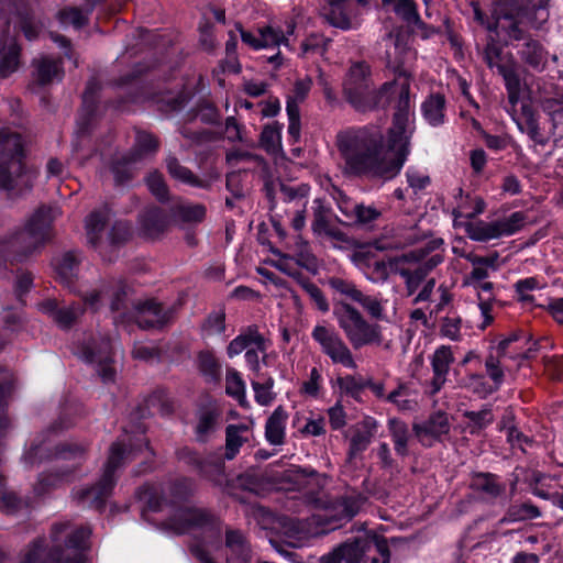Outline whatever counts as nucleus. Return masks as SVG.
<instances>
[{"label": "nucleus", "instance_id": "nucleus-1", "mask_svg": "<svg viewBox=\"0 0 563 563\" xmlns=\"http://www.w3.org/2000/svg\"><path fill=\"white\" fill-rule=\"evenodd\" d=\"M343 92L347 102L360 112L385 108L394 96H398L397 110L387 134L377 124L338 134V148L347 172L371 177H394L410 153V139L415 132L408 78L385 82L379 89H374L368 74L349 73L343 81Z\"/></svg>", "mask_w": 563, "mask_h": 563}, {"label": "nucleus", "instance_id": "nucleus-2", "mask_svg": "<svg viewBox=\"0 0 563 563\" xmlns=\"http://www.w3.org/2000/svg\"><path fill=\"white\" fill-rule=\"evenodd\" d=\"M490 5L493 22L486 23L489 35L483 51V59L489 68L507 70L496 37L504 43L522 40L526 24L539 26L548 19L547 1L541 0L539 4L530 5L527 0H492Z\"/></svg>", "mask_w": 563, "mask_h": 563}, {"label": "nucleus", "instance_id": "nucleus-3", "mask_svg": "<svg viewBox=\"0 0 563 563\" xmlns=\"http://www.w3.org/2000/svg\"><path fill=\"white\" fill-rule=\"evenodd\" d=\"M91 531L88 527H74L59 523L51 533L52 549L47 552V542L38 538L20 554V563H86L85 549ZM0 563H11L0 552Z\"/></svg>", "mask_w": 563, "mask_h": 563}, {"label": "nucleus", "instance_id": "nucleus-4", "mask_svg": "<svg viewBox=\"0 0 563 563\" xmlns=\"http://www.w3.org/2000/svg\"><path fill=\"white\" fill-rule=\"evenodd\" d=\"M162 528L173 534H201L205 542L191 544V553L200 563H216L207 548H212L210 540L219 536L220 521L210 511L188 506L172 508L168 518L162 522Z\"/></svg>", "mask_w": 563, "mask_h": 563}, {"label": "nucleus", "instance_id": "nucleus-5", "mask_svg": "<svg viewBox=\"0 0 563 563\" xmlns=\"http://www.w3.org/2000/svg\"><path fill=\"white\" fill-rule=\"evenodd\" d=\"M57 216V209L38 208L23 228L12 231L0 241V253L15 261L33 254L51 238L52 223Z\"/></svg>", "mask_w": 563, "mask_h": 563}, {"label": "nucleus", "instance_id": "nucleus-6", "mask_svg": "<svg viewBox=\"0 0 563 563\" xmlns=\"http://www.w3.org/2000/svg\"><path fill=\"white\" fill-rule=\"evenodd\" d=\"M48 452L49 446L44 440H35L24 453V462L31 466L42 462L44 459H48L53 463L52 470L67 468L62 474H41L35 486L37 494H44L51 487H55L66 479L68 473L82 462L86 449L82 445L68 444L58 448L54 454H48Z\"/></svg>", "mask_w": 563, "mask_h": 563}, {"label": "nucleus", "instance_id": "nucleus-7", "mask_svg": "<svg viewBox=\"0 0 563 563\" xmlns=\"http://www.w3.org/2000/svg\"><path fill=\"white\" fill-rule=\"evenodd\" d=\"M23 143L20 134L9 128L0 130V189L19 194L29 189L35 178L22 163Z\"/></svg>", "mask_w": 563, "mask_h": 563}, {"label": "nucleus", "instance_id": "nucleus-8", "mask_svg": "<svg viewBox=\"0 0 563 563\" xmlns=\"http://www.w3.org/2000/svg\"><path fill=\"white\" fill-rule=\"evenodd\" d=\"M134 455V444L131 439L126 443L125 437L114 442L109 452L107 463L98 483L91 487L78 488L74 498L84 507L100 509L106 505L115 484V471Z\"/></svg>", "mask_w": 563, "mask_h": 563}, {"label": "nucleus", "instance_id": "nucleus-9", "mask_svg": "<svg viewBox=\"0 0 563 563\" xmlns=\"http://www.w3.org/2000/svg\"><path fill=\"white\" fill-rule=\"evenodd\" d=\"M333 314L340 329L354 349L379 345L383 342L380 327L369 323L361 312L346 302L334 305Z\"/></svg>", "mask_w": 563, "mask_h": 563}, {"label": "nucleus", "instance_id": "nucleus-10", "mask_svg": "<svg viewBox=\"0 0 563 563\" xmlns=\"http://www.w3.org/2000/svg\"><path fill=\"white\" fill-rule=\"evenodd\" d=\"M311 338L333 364L342 365L349 369L357 367L351 349L333 328L323 323L317 324L311 331Z\"/></svg>", "mask_w": 563, "mask_h": 563}, {"label": "nucleus", "instance_id": "nucleus-11", "mask_svg": "<svg viewBox=\"0 0 563 563\" xmlns=\"http://www.w3.org/2000/svg\"><path fill=\"white\" fill-rule=\"evenodd\" d=\"M111 343L109 339L102 338L98 343L92 340L76 347L75 353L85 362L93 364L101 379L104 383L112 382L115 371L111 360Z\"/></svg>", "mask_w": 563, "mask_h": 563}, {"label": "nucleus", "instance_id": "nucleus-12", "mask_svg": "<svg viewBox=\"0 0 563 563\" xmlns=\"http://www.w3.org/2000/svg\"><path fill=\"white\" fill-rule=\"evenodd\" d=\"M363 501L362 496L357 494L344 496L329 506H325L313 517L321 525L329 526L330 529H334L340 521L353 518L358 512Z\"/></svg>", "mask_w": 563, "mask_h": 563}, {"label": "nucleus", "instance_id": "nucleus-13", "mask_svg": "<svg viewBox=\"0 0 563 563\" xmlns=\"http://www.w3.org/2000/svg\"><path fill=\"white\" fill-rule=\"evenodd\" d=\"M313 220L311 229L313 233L321 238H327L335 242H344L346 236L336 225L332 223V210L325 206L322 199L313 200Z\"/></svg>", "mask_w": 563, "mask_h": 563}, {"label": "nucleus", "instance_id": "nucleus-14", "mask_svg": "<svg viewBox=\"0 0 563 563\" xmlns=\"http://www.w3.org/2000/svg\"><path fill=\"white\" fill-rule=\"evenodd\" d=\"M126 296L125 286L121 283L101 284L84 296L85 303L97 311L106 299H109L111 310L121 309L123 298Z\"/></svg>", "mask_w": 563, "mask_h": 563}, {"label": "nucleus", "instance_id": "nucleus-15", "mask_svg": "<svg viewBox=\"0 0 563 563\" xmlns=\"http://www.w3.org/2000/svg\"><path fill=\"white\" fill-rule=\"evenodd\" d=\"M322 15L334 27L354 29L358 25L357 13L351 0H327Z\"/></svg>", "mask_w": 563, "mask_h": 563}, {"label": "nucleus", "instance_id": "nucleus-16", "mask_svg": "<svg viewBox=\"0 0 563 563\" xmlns=\"http://www.w3.org/2000/svg\"><path fill=\"white\" fill-rule=\"evenodd\" d=\"M413 431L418 440L424 446H431L435 441L442 440L450 431V422L446 413L437 412L432 415L427 421L416 423Z\"/></svg>", "mask_w": 563, "mask_h": 563}, {"label": "nucleus", "instance_id": "nucleus-17", "mask_svg": "<svg viewBox=\"0 0 563 563\" xmlns=\"http://www.w3.org/2000/svg\"><path fill=\"white\" fill-rule=\"evenodd\" d=\"M453 362L454 356L450 346L441 345L434 351L431 357L433 376L430 382V393L432 395L439 393L445 384Z\"/></svg>", "mask_w": 563, "mask_h": 563}, {"label": "nucleus", "instance_id": "nucleus-18", "mask_svg": "<svg viewBox=\"0 0 563 563\" xmlns=\"http://www.w3.org/2000/svg\"><path fill=\"white\" fill-rule=\"evenodd\" d=\"M238 30L240 31L242 42L254 49L278 46L282 43L288 45V40L284 32L269 25L258 29L257 34L245 31L240 24Z\"/></svg>", "mask_w": 563, "mask_h": 563}, {"label": "nucleus", "instance_id": "nucleus-19", "mask_svg": "<svg viewBox=\"0 0 563 563\" xmlns=\"http://www.w3.org/2000/svg\"><path fill=\"white\" fill-rule=\"evenodd\" d=\"M460 197L453 209L454 225H464L465 222L484 212L486 203L484 199L475 195H463L459 189Z\"/></svg>", "mask_w": 563, "mask_h": 563}, {"label": "nucleus", "instance_id": "nucleus-20", "mask_svg": "<svg viewBox=\"0 0 563 563\" xmlns=\"http://www.w3.org/2000/svg\"><path fill=\"white\" fill-rule=\"evenodd\" d=\"M135 318L140 328L152 329L165 324L170 318V312L154 300H147L137 307Z\"/></svg>", "mask_w": 563, "mask_h": 563}, {"label": "nucleus", "instance_id": "nucleus-21", "mask_svg": "<svg viewBox=\"0 0 563 563\" xmlns=\"http://www.w3.org/2000/svg\"><path fill=\"white\" fill-rule=\"evenodd\" d=\"M225 547L229 550L227 563H251L252 549L241 531L227 530Z\"/></svg>", "mask_w": 563, "mask_h": 563}, {"label": "nucleus", "instance_id": "nucleus-22", "mask_svg": "<svg viewBox=\"0 0 563 563\" xmlns=\"http://www.w3.org/2000/svg\"><path fill=\"white\" fill-rule=\"evenodd\" d=\"M40 310L51 317L62 328L70 327L82 312L79 305L59 308L57 301L53 299L41 302Z\"/></svg>", "mask_w": 563, "mask_h": 563}, {"label": "nucleus", "instance_id": "nucleus-23", "mask_svg": "<svg viewBox=\"0 0 563 563\" xmlns=\"http://www.w3.org/2000/svg\"><path fill=\"white\" fill-rule=\"evenodd\" d=\"M109 220V211L107 208L92 211L85 221L86 235L88 242L100 253H103L104 243L101 241L102 232Z\"/></svg>", "mask_w": 563, "mask_h": 563}, {"label": "nucleus", "instance_id": "nucleus-24", "mask_svg": "<svg viewBox=\"0 0 563 563\" xmlns=\"http://www.w3.org/2000/svg\"><path fill=\"white\" fill-rule=\"evenodd\" d=\"M377 431V421L372 417L363 419L355 428L350 440V453L357 454L369 445Z\"/></svg>", "mask_w": 563, "mask_h": 563}, {"label": "nucleus", "instance_id": "nucleus-25", "mask_svg": "<svg viewBox=\"0 0 563 563\" xmlns=\"http://www.w3.org/2000/svg\"><path fill=\"white\" fill-rule=\"evenodd\" d=\"M373 543L374 540L371 538L353 539V548L350 550L347 563H389L387 554H383V558L372 554Z\"/></svg>", "mask_w": 563, "mask_h": 563}, {"label": "nucleus", "instance_id": "nucleus-26", "mask_svg": "<svg viewBox=\"0 0 563 563\" xmlns=\"http://www.w3.org/2000/svg\"><path fill=\"white\" fill-rule=\"evenodd\" d=\"M225 456L232 460L243 443L249 441L251 435L250 427L246 423L229 424L225 430Z\"/></svg>", "mask_w": 563, "mask_h": 563}, {"label": "nucleus", "instance_id": "nucleus-27", "mask_svg": "<svg viewBox=\"0 0 563 563\" xmlns=\"http://www.w3.org/2000/svg\"><path fill=\"white\" fill-rule=\"evenodd\" d=\"M286 421L287 412L282 407H277L267 419L265 426L266 440L271 444L280 445L284 442Z\"/></svg>", "mask_w": 563, "mask_h": 563}, {"label": "nucleus", "instance_id": "nucleus-28", "mask_svg": "<svg viewBox=\"0 0 563 563\" xmlns=\"http://www.w3.org/2000/svg\"><path fill=\"white\" fill-rule=\"evenodd\" d=\"M251 346L257 347L262 353L266 351V340L256 331H249L233 339L228 345L227 352L229 357H234L249 350Z\"/></svg>", "mask_w": 563, "mask_h": 563}, {"label": "nucleus", "instance_id": "nucleus-29", "mask_svg": "<svg viewBox=\"0 0 563 563\" xmlns=\"http://www.w3.org/2000/svg\"><path fill=\"white\" fill-rule=\"evenodd\" d=\"M22 66L21 48L13 37L0 42V70H16Z\"/></svg>", "mask_w": 563, "mask_h": 563}, {"label": "nucleus", "instance_id": "nucleus-30", "mask_svg": "<svg viewBox=\"0 0 563 563\" xmlns=\"http://www.w3.org/2000/svg\"><path fill=\"white\" fill-rule=\"evenodd\" d=\"M521 74L522 73H504V79L511 103H517L519 100L525 98L533 99L532 91L528 87L527 76L521 78ZM523 74L527 75V73Z\"/></svg>", "mask_w": 563, "mask_h": 563}, {"label": "nucleus", "instance_id": "nucleus-31", "mask_svg": "<svg viewBox=\"0 0 563 563\" xmlns=\"http://www.w3.org/2000/svg\"><path fill=\"white\" fill-rule=\"evenodd\" d=\"M294 427L305 437H319L325 432V420L321 415L310 413L305 417L297 412L292 419Z\"/></svg>", "mask_w": 563, "mask_h": 563}, {"label": "nucleus", "instance_id": "nucleus-32", "mask_svg": "<svg viewBox=\"0 0 563 563\" xmlns=\"http://www.w3.org/2000/svg\"><path fill=\"white\" fill-rule=\"evenodd\" d=\"M382 3L384 7H390L407 23L415 25L421 23L415 0H382Z\"/></svg>", "mask_w": 563, "mask_h": 563}, {"label": "nucleus", "instance_id": "nucleus-33", "mask_svg": "<svg viewBox=\"0 0 563 563\" xmlns=\"http://www.w3.org/2000/svg\"><path fill=\"white\" fill-rule=\"evenodd\" d=\"M79 258L74 252H68L54 261L57 276L63 283L69 284L77 275Z\"/></svg>", "mask_w": 563, "mask_h": 563}, {"label": "nucleus", "instance_id": "nucleus-34", "mask_svg": "<svg viewBox=\"0 0 563 563\" xmlns=\"http://www.w3.org/2000/svg\"><path fill=\"white\" fill-rule=\"evenodd\" d=\"M444 98L441 95H432L422 103V113L429 124L437 126L444 120Z\"/></svg>", "mask_w": 563, "mask_h": 563}, {"label": "nucleus", "instance_id": "nucleus-35", "mask_svg": "<svg viewBox=\"0 0 563 563\" xmlns=\"http://www.w3.org/2000/svg\"><path fill=\"white\" fill-rule=\"evenodd\" d=\"M494 222L496 239L512 235L521 230L526 224V216L523 212L517 211L509 217L499 219Z\"/></svg>", "mask_w": 563, "mask_h": 563}, {"label": "nucleus", "instance_id": "nucleus-36", "mask_svg": "<svg viewBox=\"0 0 563 563\" xmlns=\"http://www.w3.org/2000/svg\"><path fill=\"white\" fill-rule=\"evenodd\" d=\"M400 260L375 261L367 265L366 276L373 283H380L388 278L389 274L399 269Z\"/></svg>", "mask_w": 563, "mask_h": 563}, {"label": "nucleus", "instance_id": "nucleus-37", "mask_svg": "<svg viewBox=\"0 0 563 563\" xmlns=\"http://www.w3.org/2000/svg\"><path fill=\"white\" fill-rule=\"evenodd\" d=\"M460 228H464L466 234L470 239L474 241H488L496 239L494 222H471L467 221L464 225H459Z\"/></svg>", "mask_w": 563, "mask_h": 563}, {"label": "nucleus", "instance_id": "nucleus-38", "mask_svg": "<svg viewBox=\"0 0 563 563\" xmlns=\"http://www.w3.org/2000/svg\"><path fill=\"white\" fill-rule=\"evenodd\" d=\"M142 227L147 236L156 238L166 229L167 220L158 209L154 208L144 214Z\"/></svg>", "mask_w": 563, "mask_h": 563}, {"label": "nucleus", "instance_id": "nucleus-39", "mask_svg": "<svg viewBox=\"0 0 563 563\" xmlns=\"http://www.w3.org/2000/svg\"><path fill=\"white\" fill-rule=\"evenodd\" d=\"M335 384L340 390L355 399H357L361 393L366 388V378L360 375H345L338 376Z\"/></svg>", "mask_w": 563, "mask_h": 563}, {"label": "nucleus", "instance_id": "nucleus-40", "mask_svg": "<svg viewBox=\"0 0 563 563\" xmlns=\"http://www.w3.org/2000/svg\"><path fill=\"white\" fill-rule=\"evenodd\" d=\"M388 426L393 437L395 451L400 455H406L409 439L407 424L398 419H390Z\"/></svg>", "mask_w": 563, "mask_h": 563}, {"label": "nucleus", "instance_id": "nucleus-41", "mask_svg": "<svg viewBox=\"0 0 563 563\" xmlns=\"http://www.w3.org/2000/svg\"><path fill=\"white\" fill-rule=\"evenodd\" d=\"M545 287V283L538 277H527L519 279L515 284V289L518 299L523 303H532L533 295L531 294L536 289H542Z\"/></svg>", "mask_w": 563, "mask_h": 563}, {"label": "nucleus", "instance_id": "nucleus-42", "mask_svg": "<svg viewBox=\"0 0 563 563\" xmlns=\"http://www.w3.org/2000/svg\"><path fill=\"white\" fill-rule=\"evenodd\" d=\"M474 286L476 287V290L478 292V300H479L478 308H479L481 314L483 317L482 329H485L494 320V318L490 313L492 308H493V302L490 301L489 296L487 298H483L481 292L490 294V291L493 289V284L489 282H483V283L479 282V283L475 284Z\"/></svg>", "mask_w": 563, "mask_h": 563}, {"label": "nucleus", "instance_id": "nucleus-43", "mask_svg": "<svg viewBox=\"0 0 563 563\" xmlns=\"http://www.w3.org/2000/svg\"><path fill=\"white\" fill-rule=\"evenodd\" d=\"M386 400L394 404L400 411H412L417 408V401L410 397L408 389L400 385L386 396Z\"/></svg>", "mask_w": 563, "mask_h": 563}, {"label": "nucleus", "instance_id": "nucleus-44", "mask_svg": "<svg viewBox=\"0 0 563 563\" xmlns=\"http://www.w3.org/2000/svg\"><path fill=\"white\" fill-rule=\"evenodd\" d=\"M225 390L228 395L236 398L240 404H243L245 399V384L238 371L233 368L227 371Z\"/></svg>", "mask_w": 563, "mask_h": 563}, {"label": "nucleus", "instance_id": "nucleus-45", "mask_svg": "<svg viewBox=\"0 0 563 563\" xmlns=\"http://www.w3.org/2000/svg\"><path fill=\"white\" fill-rule=\"evenodd\" d=\"M322 375L317 367H312L306 379L300 387V393L305 396L318 398L322 389Z\"/></svg>", "mask_w": 563, "mask_h": 563}, {"label": "nucleus", "instance_id": "nucleus-46", "mask_svg": "<svg viewBox=\"0 0 563 563\" xmlns=\"http://www.w3.org/2000/svg\"><path fill=\"white\" fill-rule=\"evenodd\" d=\"M261 145L269 153H276L280 147V128L267 125L261 134Z\"/></svg>", "mask_w": 563, "mask_h": 563}, {"label": "nucleus", "instance_id": "nucleus-47", "mask_svg": "<svg viewBox=\"0 0 563 563\" xmlns=\"http://www.w3.org/2000/svg\"><path fill=\"white\" fill-rule=\"evenodd\" d=\"M167 168L170 174V176L179 181H183L185 184H189L192 186H201L200 183L196 179V177L192 175V173L181 166L177 159L175 158H168L167 159Z\"/></svg>", "mask_w": 563, "mask_h": 563}, {"label": "nucleus", "instance_id": "nucleus-48", "mask_svg": "<svg viewBox=\"0 0 563 563\" xmlns=\"http://www.w3.org/2000/svg\"><path fill=\"white\" fill-rule=\"evenodd\" d=\"M352 548L353 540H347L334 548L328 554L322 555L317 563H342V561L347 563V558L350 556V550H352Z\"/></svg>", "mask_w": 563, "mask_h": 563}, {"label": "nucleus", "instance_id": "nucleus-49", "mask_svg": "<svg viewBox=\"0 0 563 563\" xmlns=\"http://www.w3.org/2000/svg\"><path fill=\"white\" fill-rule=\"evenodd\" d=\"M508 516L511 520L518 521L538 518L541 516V512L533 504L523 503L512 506L508 511Z\"/></svg>", "mask_w": 563, "mask_h": 563}, {"label": "nucleus", "instance_id": "nucleus-50", "mask_svg": "<svg viewBox=\"0 0 563 563\" xmlns=\"http://www.w3.org/2000/svg\"><path fill=\"white\" fill-rule=\"evenodd\" d=\"M286 111L288 114V134L297 142L300 139V114L299 107L292 101L287 100Z\"/></svg>", "mask_w": 563, "mask_h": 563}, {"label": "nucleus", "instance_id": "nucleus-51", "mask_svg": "<svg viewBox=\"0 0 563 563\" xmlns=\"http://www.w3.org/2000/svg\"><path fill=\"white\" fill-rule=\"evenodd\" d=\"M329 40L320 34H311L301 43L302 54L322 55L325 52Z\"/></svg>", "mask_w": 563, "mask_h": 563}, {"label": "nucleus", "instance_id": "nucleus-52", "mask_svg": "<svg viewBox=\"0 0 563 563\" xmlns=\"http://www.w3.org/2000/svg\"><path fill=\"white\" fill-rule=\"evenodd\" d=\"M329 285L331 288H333L336 292L356 301L357 298L361 295V290L356 288V286L349 280L334 277L329 280Z\"/></svg>", "mask_w": 563, "mask_h": 563}, {"label": "nucleus", "instance_id": "nucleus-53", "mask_svg": "<svg viewBox=\"0 0 563 563\" xmlns=\"http://www.w3.org/2000/svg\"><path fill=\"white\" fill-rule=\"evenodd\" d=\"M465 416L470 419L468 426L471 433H475L493 422V415L490 410L484 409L478 412L467 411Z\"/></svg>", "mask_w": 563, "mask_h": 563}, {"label": "nucleus", "instance_id": "nucleus-54", "mask_svg": "<svg viewBox=\"0 0 563 563\" xmlns=\"http://www.w3.org/2000/svg\"><path fill=\"white\" fill-rule=\"evenodd\" d=\"M203 331L208 335L220 334L225 329V316L223 311H216L208 316L203 325Z\"/></svg>", "mask_w": 563, "mask_h": 563}, {"label": "nucleus", "instance_id": "nucleus-55", "mask_svg": "<svg viewBox=\"0 0 563 563\" xmlns=\"http://www.w3.org/2000/svg\"><path fill=\"white\" fill-rule=\"evenodd\" d=\"M87 13H84L78 8H67L59 11L58 16L62 23L73 24L76 27H80L87 23Z\"/></svg>", "mask_w": 563, "mask_h": 563}, {"label": "nucleus", "instance_id": "nucleus-56", "mask_svg": "<svg viewBox=\"0 0 563 563\" xmlns=\"http://www.w3.org/2000/svg\"><path fill=\"white\" fill-rule=\"evenodd\" d=\"M542 103L544 110L551 115L554 129L560 130V133L563 134V106L556 108V104L560 102L554 98L548 97L542 100Z\"/></svg>", "mask_w": 563, "mask_h": 563}, {"label": "nucleus", "instance_id": "nucleus-57", "mask_svg": "<svg viewBox=\"0 0 563 563\" xmlns=\"http://www.w3.org/2000/svg\"><path fill=\"white\" fill-rule=\"evenodd\" d=\"M382 216V211L374 206L360 203L352 223L366 225L376 221Z\"/></svg>", "mask_w": 563, "mask_h": 563}, {"label": "nucleus", "instance_id": "nucleus-58", "mask_svg": "<svg viewBox=\"0 0 563 563\" xmlns=\"http://www.w3.org/2000/svg\"><path fill=\"white\" fill-rule=\"evenodd\" d=\"M217 423V415L212 411H205L200 415L196 428L197 437L205 440L207 435L214 429Z\"/></svg>", "mask_w": 563, "mask_h": 563}, {"label": "nucleus", "instance_id": "nucleus-59", "mask_svg": "<svg viewBox=\"0 0 563 563\" xmlns=\"http://www.w3.org/2000/svg\"><path fill=\"white\" fill-rule=\"evenodd\" d=\"M178 213L186 222H200L206 216V209L201 205H181Z\"/></svg>", "mask_w": 563, "mask_h": 563}, {"label": "nucleus", "instance_id": "nucleus-60", "mask_svg": "<svg viewBox=\"0 0 563 563\" xmlns=\"http://www.w3.org/2000/svg\"><path fill=\"white\" fill-rule=\"evenodd\" d=\"M356 302H358L373 318H382L384 309L380 301L376 297L361 292Z\"/></svg>", "mask_w": 563, "mask_h": 563}, {"label": "nucleus", "instance_id": "nucleus-61", "mask_svg": "<svg viewBox=\"0 0 563 563\" xmlns=\"http://www.w3.org/2000/svg\"><path fill=\"white\" fill-rule=\"evenodd\" d=\"M198 367L205 375L213 376L218 371V362L212 352L202 351L198 355Z\"/></svg>", "mask_w": 563, "mask_h": 563}, {"label": "nucleus", "instance_id": "nucleus-62", "mask_svg": "<svg viewBox=\"0 0 563 563\" xmlns=\"http://www.w3.org/2000/svg\"><path fill=\"white\" fill-rule=\"evenodd\" d=\"M146 184L151 192L158 199H165L167 196V187L163 176L158 173H152L146 178Z\"/></svg>", "mask_w": 563, "mask_h": 563}, {"label": "nucleus", "instance_id": "nucleus-63", "mask_svg": "<svg viewBox=\"0 0 563 563\" xmlns=\"http://www.w3.org/2000/svg\"><path fill=\"white\" fill-rule=\"evenodd\" d=\"M100 90V85L95 80H90L87 84V87L82 95V111L87 112L88 114H91L93 111V104L96 101V97L98 91Z\"/></svg>", "mask_w": 563, "mask_h": 563}, {"label": "nucleus", "instance_id": "nucleus-64", "mask_svg": "<svg viewBox=\"0 0 563 563\" xmlns=\"http://www.w3.org/2000/svg\"><path fill=\"white\" fill-rule=\"evenodd\" d=\"M336 205L339 210L343 213V216L346 217V219L350 222H353L360 203L353 201L344 194L339 192V196L336 198Z\"/></svg>", "mask_w": 563, "mask_h": 563}]
</instances>
